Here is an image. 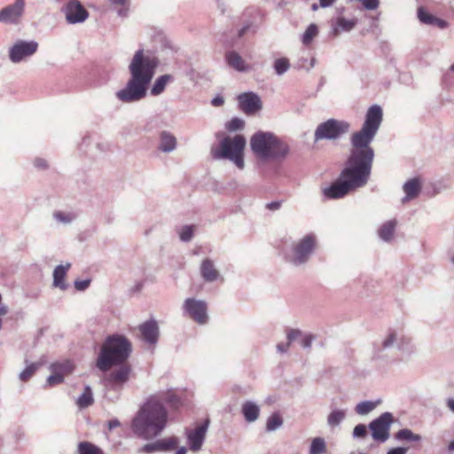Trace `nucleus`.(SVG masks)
<instances>
[{
  "mask_svg": "<svg viewBox=\"0 0 454 454\" xmlns=\"http://www.w3.org/2000/svg\"><path fill=\"white\" fill-rule=\"evenodd\" d=\"M383 119L382 108L378 105L369 107L360 130L350 137L351 148L339 177L323 190L326 199L337 200L350 192L364 187L372 174L375 156L371 143L373 141Z\"/></svg>",
  "mask_w": 454,
  "mask_h": 454,
  "instance_id": "obj_1",
  "label": "nucleus"
},
{
  "mask_svg": "<svg viewBox=\"0 0 454 454\" xmlns=\"http://www.w3.org/2000/svg\"><path fill=\"white\" fill-rule=\"evenodd\" d=\"M177 402V396L171 392H160L149 396L132 419L134 434L145 440H152L160 435L168 420L164 403L175 404Z\"/></svg>",
  "mask_w": 454,
  "mask_h": 454,
  "instance_id": "obj_2",
  "label": "nucleus"
},
{
  "mask_svg": "<svg viewBox=\"0 0 454 454\" xmlns=\"http://www.w3.org/2000/svg\"><path fill=\"white\" fill-rule=\"evenodd\" d=\"M159 64L156 56L145 53L143 49L137 50L129 65L130 77L125 86L115 92L116 98L126 104L145 98Z\"/></svg>",
  "mask_w": 454,
  "mask_h": 454,
  "instance_id": "obj_3",
  "label": "nucleus"
},
{
  "mask_svg": "<svg viewBox=\"0 0 454 454\" xmlns=\"http://www.w3.org/2000/svg\"><path fill=\"white\" fill-rule=\"evenodd\" d=\"M131 353L130 342L121 335L107 337L97 359V367L108 371L113 365L125 362Z\"/></svg>",
  "mask_w": 454,
  "mask_h": 454,
  "instance_id": "obj_4",
  "label": "nucleus"
},
{
  "mask_svg": "<svg viewBox=\"0 0 454 454\" xmlns=\"http://www.w3.org/2000/svg\"><path fill=\"white\" fill-rule=\"evenodd\" d=\"M245 146L246 138L243 135L226 136L217 145L211 147L210 153L214 160H229L238 168L243 169Z\"/></svg>",
  "mask_w": 454,
  "mask_h": 454,
  "instance_id": "obj_5",
  "label": "nucleus"
},
{
  "mask_svg": "<svg viewBox=\"0 0 454 454\" xmlns=\"http://www.w3.org/2000/svg\"><path fill=\"white\" fill-rule=\"evenodd\" d=\"M317 247V235L313 232L307 233L291 244L289 249L284 252V258L286 262L294 267L305 265L314 254Z\"/></svg>",
  "mask_w": 454,
  "mask_h": 454,
  "instance_id": "obj_6",
  "label": "nucleus"
},
{
  "mask_svg": "<svg viewBox=\"0 0 454 454\" xmlns=\"http://www.w3.org/2000/svg\"><path fill=\"white\" fill-rule=\"evenodd\" d=\"M350 123L344 120L328 119L317 125L314 132V142L338 140L349 132Z\"/></svg>",
  "mask_w": 454,
  "mask_h": 454,
  "instance_id": "obj_7",
  "label": "nucleus"
},
{
  "mask_svg": "<svg viewBox=\"0 0 454 454\" xmlns=\"http://www.w3.org/2000/svg\"><path fill=\"white\" fill-rule=\"evenodd\" d=\"M38 48L39 43L35 40L19 39L9 48V59L13 64L25 62L37 52Z\"/></svg>",
  "mask_w": 454,
  "mask_h": 454,
  "instance_id": "obj_8",
  "label": "nucleus"
},
{
  "mask_svg": "<svg viewBox=\"0 0 454 454\" xmlns=\"http://www.w3.org/2000/svg\"><path fill=\"white\" fill-rule=\"evenodd\" d=\"M183 315L204 325L208 322L207 303L204 300L187 298L182 305Z\"/></svg>",
  "mask_w": 454,
  "mask_h": 454,
  "instance_id": "obj_9",
  "label": "nucleus"
},
{
  "mask_svg": "<svg viewBox=\"0 0 454 454\" xmlns=\"http://www.w3.org/2000/svg\"><path fill=\"white\" fill-rule=\"evenodd\" d=\"M394 422L391 412H384L377 419L372 420L368 426L372 432V437L379 442H385L389 439L390 427Z\"/></svg>",
  "mask_w": 454,
  "mask_h": 454,
  "instance_id": "obj_10",
  "label": "nucleus"
},
{
  "mask_svg": "<svg viewBox=\"0 0 454 454\" xmlns=\"http://www.w3.org/2000/svg\"><path fill=\"white\" fill-rule=\"evenodd\" d=\"M400 332L395 329H389L382 338L373 342L372 349V360H384L387 358V350L397 348Z\"/></svg>",
  "mask_w": 454,
  "mask_h": 454,
  "instance_id": "obj_11",
  "label": "nucleus"
},
{
  "mask_svg": "<svg viewBox=\"0 0 454 454\" xmlns=\"http://www.w3.org/2000/svg\"><path fill=\"white\" fill-rule=\"evenodd\" d=\"M275 135L270 132L258 131L250 139V147L256 157L262 160L266 157L270 145H275L272 141Z\"/></svg>",
  "mask_w": 454,
  "mask_h": 454,
  "instance_id": "obj_12",
  "label": "nucleus"
},
{
  "mask_svg": "<svg viewBox=\"0 0 454 454\" xmlns=\"http://www.w3.org/2000/svg\"><path fill=\"white\" fill-rule=\"evenodd\" d=\"M25 0H15L0 11V22L18 25L21 22L25 12Z\"/></svg>",
  "mask_w": 454,
  "mask_h": 454,
  "instance_id": "obj_13",
  "label": "nucleus"
},
{
  "mask_svg": "<svg viewBox=\"0 0 454 454\" xmlns=\"http://www.w3.org/2000/svg\"><path fill=\"white\" fill-rule=\"evenodd\" d=\"M62 12L65 14L68 24H79L84 22L89 12L78 0H70L63 7Z\"/></svg>",
  "mask_w": 454,
  "mask_h": 454,
  "instance_id": "obj_14",
  "label": "nucleus"
},
{
  "mask_svg": "<svg viewBox=\"0 0 454 454\" xmlns=\"http://www.w3.org/2000/svg\"><path fill=\"white\" fill-rule=\"evenodd\" d=\"M237 100L239 109L247 115L254 114L262 108L261 98L253 91L239 94Z\"/></svg>",
  "mask_w": 454,
  "mask_h": 454,
  "instance_id": "obj_15",
  "label": "nucleus"
},
{
  "mask_svg": "<svg viewBox=\"0 0 454 454\" xmlns=\"http://www.w3.org/2000/svg\"><path fill=\"white\" fill-rule=\"evenodd\" d=\"M208 427V420H206L201 425L198 426L194 429H186L185 435L187 437V442L192 451L197 452L201 450L203 442L206 438V434Z\"/></svg>",
  "mask_w": 454,
  "mask_h": 454,
  "instance_id": "obj_16",
  "label": "nucleus"
},
{
  "mask_svg": "<svg viewBox=\"0 0 454 454\" xmlns=\"http://www.w3.org/2000/svg\"><path fill=\"white\" fill-rule=\"evenodd\" d=\"M357 23V18L348 19L344 16H337L330 20L331 33L333 36H339L342 33H348L356 27Z\"/></svg>",
  "mask_w": 454,
  "mask_h": 454,
  "instance_id": "obj_17",
  "label": "nucleus"
},
{
  "mask_svg": "<svg viewBox=\"0 0 454 454\" xmlns=\"http://www.w3.org/2000/svg\"><path fill=\"white\" fill-rule=\"evenodd\" d=\"M272 143L275 145H270L268 148L267 155L263 158V160H285L290 153L289 145L278 138L277 136L273 139Z\"/></svg>",
  "mask_w": 454,
  "mask_h": 454,
  "instance_id": "obj_18",
  "label": "nucleus"
},
{
  "mask_svg": "<svg viewBox=\"0 0 454 454\" xmlns=\"http://www.w3.org/2000/svg\"><path fill=\"white\" fill-rule=\"evenodd\" d=\"M200 273L203 280L207 283H212L219 279L223 280V277L216 268L215 262L210 258L202 260Z\"/></svg>",
  "mask_w": 454,
  "mask_h": 454,
  "instance_id": "obj_19",
  "label": "nucleus"
},
{
  "mask_svg": "<svg viewBox=\"0 0 454 454\" xmlns=\"http://www.w3.org/2000/svg\"><path fill=\"white\" fill-rule=\"evenodd\" d=\"M131 368L128 364H122L116 370L113 371L109 377L108 382L114 389H121L129 380Z\"/></svg>",
  "mask_w": 454,
  "mask_h": 454,
  "instance_id": "obj_20",
  "label": "nucleus"
},
{
  "mask_svg": "<svg viewBox=\"0 0 454 454\" xmlns=\"http://www.w3.org/2000/svg\"><path fill=\"white\" fill-rule=\"evenodd\" d=\"M143 340L150 345H154L159 338V327L154 320L146 321L139 327Z\"/></svg>",
  "mask_w": 454,
  "mask_h": 454,
  "instance_id": "obj_21",
  "label": "nucleus"
},
{
  "mask_svg": "<svg viewBox=\"0 0 454 454\" xmlns=\"http://www.w3.org/2000/svg\"><path fill=\"white\" fill-rule=\"evenodd\" d=\"M176 137L171 132L163 130L160 133L158 145L159 151L165 153H170L174 152L176 149Z\"/></svg>",
  "mask_w": 454,
  "mask_h": 454,
  "instance_id": "obj_22",
  "label": "nucleus"
},
{
  "mask_svg": "<svg viewBox=\"0 0 454 454\" xmlns=\"http://www.w3.org/2000/svg\"><path fill=\"white\" fill-rule=\"evenodd\" d=\"M418 19L423 24L434 26L441 29H444L448 27V22L446 20L434 16L423 7H419L418 9Z\"/></svg>",
  "mask_w": 454,
  "mask_h": 454,
  "instance_id": "obj_23",
  "label": "nucleus"
},
{
  "mask_svg": "<svg viewBox=\"0 0 454 454\" xmlns=\"http://www.w3.org/2000/svg\"><path fill=\"white\" fill-rule=\"evenodd\" d=\"M241 413L247 422H254L260 415V407L253 401H246L241 406Z\"/></svg>",
  "mask_w": 454,
  "mask_h": 454,
  "instance_id": "obj_24",
  "label": "nucleus"
},
{
  "mask_svg": "<svg viewBox=\"0 0 454 454\" xmlns=\"http://www.w3.org/2000/svg\"><path fill=\"white\" fill-rule=\"evenodd\" d=\"M226 61L229 66L239 72H247L249 67L245 63L241 56L236 51H228L225 55Z\"/></svg>",
  "mask_w": 454,
  "mask_h": 454,
  "instance_id": "obj_25",
  "label": "nucleus"
},
{
  "mask_svg": "<svg viewBox=\"0 0 454 454\" xmlns=\"http://www.w3.org/2000/svg\"><path fill=\"white\" fill-rule=\"evenodd\" d=\"M71 264L67 263L66 265H58L53 271V286L59 287L61 290H65L67 285L65 283V278Z\"/></svg>",
  "mask_w": 454,
  "mask_h": 454,
  "instance_id": "obj_26",
  "label": "nucleus"
},
{
  "mask_svg": "<svg viewBox=\"0 0 454 454\" xmlns=\"http://www.w3.org/2000/svg\"><path fill=\"white\" fill-rule=\"evenodd\" d=\"M403 189L405 193V197L403 199V202H405L416 198L419 195L421 190V185L417 178H412L408 180L403 184Z\"/></svg>",
  "mask_w": 454,
  "mask_h": 454,
  "instance_id": "obj_27",
  "label": "nucleus"
},
{
  "mask_svg": "<svg viewBox=\"0 0 454 454\" xmlns=\"http://www.w3.org/2000/svg\"><path fill=\"white\" fill-rule=\"evenodd\" d=\"M397 225V221L393 219L385 222L378 230V235L379 237L386 242H389L392 240L395 228Z\"/></svg>",
  "mask_w": 454,
  "mask_h": 454,
  "instance_id": "obj_28",
  "label": "nucleus"
},
{
  "mask_svg": "<svg viewBox=\"0 0 454 454\" xmlns=\"http://www.w3.org/2000/svg\"><path fill=\"white\" fill-rule=\"evenodd\" d=\"M175 81V78L173 75L166 74H162L156 78L154 81L152 88H151V95L153 96H159L160 95L164 90L168 83L172 82Z\"/></svg>",
  "mask_w": 454,
  "mask_h": 454,
  "instance_id": "obj_29",
  "label": "nucleus"
},
{
  "mask_svg": "<svg viewBox=\"0 0 454 454\" xmlns=\"http://www.w3.org/2000/svg\"><path fill=\"white\" fill-rule=\"evenodd\" d=\"M396 348L403 352L404 355L408 356H411L417 352V347L413 343L411 338L403 334L402 333H400Z\"/></svg>",
  "mask_w": 454,
  "mask_h": 454,
  "instance_id": "obj_30",
  "label": "nucleus"
},
{
  "mask_svg": "<svg viewBox=\"0 0 454 454\" xmlns=\"http://www.w3.org/2000/svg\"><path fill=\"white\" fill-rule=\"evenodd\" d=\"M94 403L93 392L90 386H85L83 392L75 401V404L80 409H86Z\"/></svg>",
  "mask_w": 454,
  "mask_h": 454,
  "instance_id": "obj_31",
  "label": "nucleus"
},
{
  "mask_svg": "<svg viewBox=\"0 0 454 454\" xmlns=\"http://www.w3.org/2000/svg\"><path fill=\"white\" fill-rule=\"evenodd\" d=\"M110 8L116 12L119 17L124 18L128 16L130 0H108Z\"/></svg>",
  "mask_w": 454,
  "mask_h": 454,
  "instance_id": "obj_32",
  "label": "nucleus"
},
{
  "mask_svg": "<svg viewBox=\"0 0 454 454\" xmlns=\"http://www.w3.org/2000/svg\"><path fill=\"white\" fill-rule=\"evenodd\" d=\"M346 410L335 409L333 410L327 416V425L332 428L339 427L346 419Z\"/></svg>",
  "mask_w": 454,
  "mask_h": 454,
  "instance_id": "obj_33",
  "label": "nucleus"
},
{
  "mask_svg": "<svg viewBox=\"0 0 454 454\" xmlns=\"http://www.w3.org/2000/svg\"><path fill=\"white\" fill-rule=\"evenodd\" d=\"M395 439L397 441L406 442H420L422 437L420 434H414L411 429L403 428L395 434Z\"/></svg>",
  "mask_w": 454,
  "mask_h": 454,
  "instance_id": "obj_34",
  "label": "nucleus"
},
{
  "mask_svg": "<svg viewBox=\"0 0 454 454\" xmlns=\"http://www.w3.org/2000/svg\"><path fill=\"white\" fill-rule=\"evenodd\" d=\"M74 370V364L72 362L67 360L62 363H55L51 365V371L56 372L60 374L63 378L66 375L71 373Z\"/></svg>",
  "mask_w": 454,
  "mask_h": 454,
  "instance_id": "obj_35",
  "label": "nucleus"
},
{
  "mask_svg": "<svg viewBox=\"0 0 454 454\" xmlns=\"http://www.w3.org/2000/svg\"><path fill=\"white\" fill-rule=\"evenodd\" d=\"M25 363L27 364V360ZM42 364L43 363L39 362L27 364L26 368L19 374V379L23 382L27 381Z\"/></svg>",
  "mask_w": 454,
  "mask_h": 454,
  "instance_id": "obj_36",
  "label": "nucleus"
},
{
  "mask_svg": "<svg viewBox=\"0 0 454 454\" xmlns=\"http://www.w3.org/2000/svg\"><path fill=\"white\" fill-rule=\"evenodd\" d=\"M318 35V27L316 24H310L301 35V43L308 46L309 45L314 38Z\"/></svg>",
  "mask_w": 454,
  "mask_h": 454,
  "instance_id": "obj_37",
  "label": "nucleus"
},
{
  "mask_svg": "<svg viewBox=\"0 0 454 454\" xmlns=\"http://www.w3.org/2000/svg\"><path fill=\"white\" fill-rule=\"evenodd\" d=\"M78 454H104V452L99 447L91 442H82L78 445Z\"/></svg>",
  "mask_w": 454,
  "mask_h": 454,
  "instance_id": "obj_38",
  "label": "nucleus"
},
{
  "mask_svg": "<svg viewBox=\"0 0 454 454\" xmlns=\"http://www.w3.org/2000/svg\"><path fill=\"white\" fill-rule=\"evenodd\" d=\"M326 453V443L324 438L316 437L312 440L309 454H325Z\"/></svg>",
  "mask_w": 454,
  "mask_h": 454,
  "instance_id": "obj_39",
  "label": "nucleus"
},
{
  "mask_svg": "<svg viewBox=\"0 0 454 454\" xmlns=\"http://www.w3.org/2000/svg\"><path fill=\"white\" fill-rule=\"evenodd\" d=\"M283 425V419L278 413L270 415L266 423V431L272 432L279 428Z\"/></svg>",
  "mask_w": 454,
  "mask_h": 454,
  "instance_id": "obj_40",
  "label": "nucleus"
},
{
  "mask_svg": "<svg viewBox=\"0 0 454 454\" xmlns=\"http://www.w3.org/2000/svg\"><path fill=\"white\" fill-rule=\"evenodd\" d=\"M273 68L278 75H282L290 68L289 60L286 58H279L274 61Z\"/></svg>",
  "mask_w": 454,
  "mask_h": 454,
  "instance_id": "obj_41",
  "label": "nucleus"
},
{
  "mask_svg": "<svg viewBox=\"0 0 454 454\" xmlns=\"http://www.w3.org/2000/svg\"><path fill=\"white\" fill-rule=\"evenodd\" d=\"M376 408V403L364 401L356 404L355 411L359 415H367Z\"/></svg>",
  "mask_w": 454,
  "mask_h": 454,
  "instance_id": "obj_42",
  "label": "nucleus"
},
{
  "mask_svg": "<svg viewBox=\"0 0 454 454\" xmlns=\"http://www.w3.org/2000/svg\"><path fill=\"white\" fill-rule=\"evenodd\" d=\"M53 218L56 222L59 223L69 224L74 220L75 215L73 213L56 211L53 213Z\"/></svg>",
  "mask_w": 454,
  "mask_h": 454,
  "instance_id": "obj_43",
  "label": "nucleus"
},
{
  "mask_svg": "<svg viewBox=\"0 0 454 454\" xmlns=\"http://www.w3.org/2000/svg\"><path fill=\"white\" fill-rule=\"evenodd\" d=\"M195 227L193 225H184L178 231L179 239L183 242H189L194 235Z\"/></svg>",
  "mask_w": 454,
  "mask_h": 454,
  "instance_id": "obj_44",
  "label": "nucleus"
},
{
  "mask_svg": "<svg viewBox=\"0 0 454 454\" xmlns=\"http://www.w3.org/2000/svg\"><path fill=\"white\" fill-rule=\"evenodd\" d=\"M244 126H245L244 120L238 118V117H234L230 121H228L226 123L225 128L228 131L234 132V131L243 129Z\"/></svg>",
  "mask_w": 454,
  "mask_h": 454,
  "instance_id": "obj_45",
  "label": "nucleus"
},
{
  "mask_svg": "<svg viewBox=\"0 0 454 454\" xmlns=\"http://www.w3.org/2000/svg\"><path fill=\"white\" fill-rule=\"evenodd\" d=\"M162 451L175 449L178 445V439L175 436L159 440Z\"/></svg>",
  "mask_w": 454,
  "mask_h": 454,
  "instance_id": "obj_46",
  "label": "nucleus"
},
{
  "mask_svg": "<svg viewBox=\"0 0 454 454\" xmlns=\"http://www.w3.org/2000/svg\"><path fill=\"white\" fill-rule=\"evenodd\" d=\"M140 451L144 452V453L150 454V453H153L156 451H162V450H161L160 442L158 440L154 442H151V443H147V444L144 445L141 448Z\"/></svg>",
  "mask_w": 454,
  "mask_h": 454,
  "instance_id": "obj_47",
  "label": "nucleus"
},
{
  "mask_svg": "<svg viewBox=\"0 0 454 454\" xmlns=\"http://www.w3.org/2000/svg\"><path fill=\"white\" fill-rule=\"evenodd\" d=\"M367 434L366 426L364 424L356 425L354 429L352 435L354 438H364Z\"/></svg>",
  "mask_w": 454,
  "mask_h": 454,
  "instance_id": "obj_48",
  "label": "nucleus"
},
{
  "mask_svg": "<svg viewBox=\"0 0 454 454\" xmlns=\"http://www.w3.org/2000/svg\"><path fill=\"white\" fill-rule=\"evenodd\" d=\"M365 10L374 11L380 5L379 0H357Z\"/></svg>",
  "mask_w": 454,
  "mask_h": 454,
  "instance_id": "obj_49",
  "label": "nucleus"
},
{
  "mask_svg": "<svg viewBox=\"0 0 454 454\" xmlns=\"http://www.w3.org/2000/svg\"><path fill=\"white\" fill-rule=\"evenodd\" d=\"M51 375H50L48 378H47V383L50 385V386H55V385H58V384H60L64 381V378L57 373L56 372H51Z\"/></svg>",
  "mask_w": 454,
  "mask_h": 454,
  "instance_id": "obj_50",
  "label": "nucleus"
},
{
  "mask_svg": "<svg viewBox=\"0 0 454 454\" xmlns=\"http://www.w3.org/2000/svg\"><path fill=\"white\" fill-rule=\"evenodd\" d=\"M90 279H84V280H76L74 281V287L78 291H84L87 289L90 286Z\"/></svg>",
  "mask_w": 454,
  "mask_h": 454,
  "instance_id": "obj_51",
  "label": "nucleus"
},
{
  "mask_svg": "<svg viewBox=\"0 0 454 454\" xmlns=\"http://www.w3.org/2000/svg\"><path fill=\"white\" fill-rule=\"evenodd\" d=\"M301 336V332L297 329H292L287 333V340L288 342L295 340L298 337Z\"/></svg>",
  "mask_w": 454,
  "mask_h": 454,
  "instance_id": "obj_52",
  "label": "nucleus"
},
{
  "mask_svg": "<svg viewBox=\"0 0 454 454\" xmlns=\"http://www.w3.org/2000/svg\"><path fill=\"white\" fill-rule=\"evenodd\" d=\"M34 166L38 169H46L48 168V163L46 160L43 158H35L34 160Z\"/></svg>",
  "mask_w": 454,
  "mask_h": 454,
  "instance_id": "obj_53",
  "label": "nucleus"
},
{
  "mask_svg": "<svg viewBox=\"0 0 454 454\" xmlns=\"http://www.w3.org/2000/svg\"><path fill=\"white\" fill-rule=\"evenodd\" d=\"M314 338L315 337L312 334H308V335L304 336V338L301 340V346L304 348H310Z\"/></svg>",
  "mask_w": 454,
  "mask_h": 454,
  "instance_id": "obj_54",
  "label": "nucleus"
},
{
  "mask_svg": "<svg viewBox=\"0 0 454 454\" xmlns=\"http://www.w3.org/2000/svg\"><path fill=\"white\" fill-rule=\"evenodd\" d=\"M408 451V448L406 447H395L390 449L387 454H406Z\"/></svg>",
  "mask_w": 454,
  "mask_h": 454,
  "instance_id": "obj_55",
  "label": "nucleus"
},
{
  "mask_svg": "<svg viewBox=\"0 0 454 454\" xmlns=\"http://www.w3.org/2000/svg\"><path fill=\"white\" fill-rule=\"evenodd\" d=\"M306 61H307V59H300V60H299V62H298V67H299V68H306V69H308V70H309V69H310V68H312V67H314V65H315V61H316V60H315V59H314V58H312V59H310V62H309V67H306V66L303 64V63H306Z\"/></svg>",
  "mask_w": 454,
  "mask_h": 454,
  "instance_id": "obj_56",
  "label": "nucleus"
},
{
  "mask_svg": "<svg viewBox=\"0 0 454 454\" xmlns=\"http://www.w3.org/2000/svg\"><path fill=\"white\" fill-rule=\"evenodd\" d=\"M281 207L280 201H271L266 204V208L271 211L278 210Z\"/></svg>",
  "mask_w": 454,
  "mask_h": 454,
  "instance_id": "obj_57",
  "label": "nucleus"
},
{
  "mask_svg": "<svg viewBox=\"0 0 454 454\" xmlns=\"http://www.w3.org/2000/svg\"><path fill=\"white\" fill-rule=\"evenodd\" d=\"M290 343L287 341L286 343H278L277 345V350L279 353H286L289 348Z\"/></svg>",
  "mask_w": 454,
  "mask_h": 454,
  "instance_id": "obj_58",
  "label": "nucleus"
},
{
  "mask_svg": "<svg viewBox=\"0 0 454 454\" xmlns=\"http://www.w3.org/2000/svg\"><path fill=\"white\" fill-rule=\"evenodd\" d=\"M336 0H319V6L321 8H327L332 6Z\"/></svg>",
  "mask_w": 454,
  "mask_h": 454,
  "instance_id": "obj_59",
  "label": "nucleus"
},
{
  "mask_svg": "<svg viewBox=\"0 0 454 454\" xmlns=\"http://www.w3.org/2000/svg\"><path fill=\"white\" fill-rule=\"evenodd\" d=\"M224 103V100L222 97L220 96H217L215 98H214L211 101V104L214 106H223Z\"/></svg>",
  "mask_w": 454,
  "mask_h": 454,
  "instance_id": "obj_60",
  "label": "nucleus"
},
{
  "mask_svg": "<svg viewBox=\"0 0 454 454\" xmlns=\"http://www.w3.org/2000/svg\"><path fill=\"white\" fill-rule=\"evenodd\" d=\"M14 437L16 440H22L25 437V432L21 428H17L14 432Z\"/></svg>",
  "mask_w": 454,
  "mask_h": 454,
  "instance_id": "obj_61",
  "label": "nucleus"
},
{
  "mask_svg": "<svg viewBox=\"0 0 454 454\" xmlns=\"http://www.w3.org/2000/svg\"><path fill=\"white\" fill-rule=\"evenodd\" d=\"M446 406L454 413V398H448L446 400Z\"/></svg>",
  "mask_w": 454,
  "mask_h": 454,
  "instance_id": "obj_62",
  "label": "nucleus"
},
{
  "mask_svg": "<svg viewBox=\"0 0 454 454\" xmlns=\"http://www.w3.org/2000/svg\"><path fill=\"white\" fill-rule=\"evenodd\" d=\"M120 426V422L118 419H112L108 422V427L110 430H113L114 428Z\"/></svg>",
  "mask_w": 454,
  "mask_h": 454,
  "instance_id": "obj_63",
  "label": "nucleus"
},
{
  "mask_svg": "<svg viewBox=\"0 0 454 454\" xmlns=\"http://www.w3.org/2000/svg\"><path fill=\"white\" fill-rule=\"evenodd\" d=\"M187 449L185 447H180L177 449L176 454H186Z\"/></svg>",
  "mask_w": 454,
  "mask_h": 454,
  "instance_id": "obj_64",
  "label": "nucleus"
}]
</instances>
